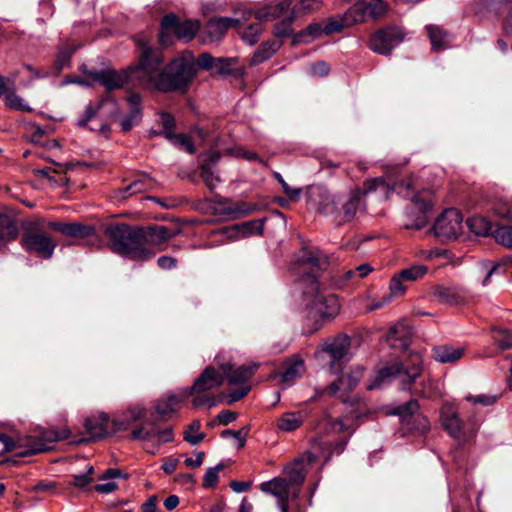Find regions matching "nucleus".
<instances>
[{"label":"nucleus","mask_w":512,"mask_h":512,"mask_svg":"<svg viewBox=\"0 0 512 512\" xmlns=\"http://www.w3.org/2000/svg\"><path fill=\"white\" fill-rule=\"evenodd\" d=\"M163 55L153 48H144L134 69L138 85L162 92H185L196 70L191 53H185L162 68Z\"/></svg>","instance_id":"obj_1"},{"label":"nucleus","mask_w":512,"mask_h":512,"mask_svg":"<svg viewBox=\"0 0 512 512\" xmlns=\"http://www.w3.org/2000/svg\"><path fill=\"white\" fill-rule=\"evenodd\" d=\"M391 188L382 178H374L363 183V189H355L349 195L338 198L328 193H319L320 201L317 210L332 218L337 225H343L351 222L357 215L365 211V204L362 203V197L376 192L379 199L389 198Z\"/></svg>","instance_id":"obj_2"},{"label":"nucleus","mask_w":512,"mask_h":512,"mask_svg":"<svg viewBox=\"0 0 512 512\" xmlns=\"http://www.w3.org/2000/svg\"><path fill=\"white\" fill-rule=\"evenodd\" d=\"M316 455L307 451L291 464L285 467L284 473L287 479L275 477L270 481L261 483L262 492L271 494L277 498L278 507L281 512H289V500H294L300 493L301 485L306 476L307 465L314 462Z\"/></svg>","instance_id":"obj_3"},{"label":"nucleus","mask_w":512,"mask_h":512,"mask_svg":"<svg viewBox=\"0 0 512 512\" xmlns=\"http://www.w3.org/2000/svg\"><path fill=\"white\" fill-rule=\"evenodd\" d=\"M70 436L71 431L68 428L61 430L51 428L42 431L38 436H21L16 440L4 433H0V442L3 444V450L0 451V455H4L16 449L20 450L16 454L19 457L42 453L49 450L52 443L69 439Z\"/></svg>","instance_id":"obj_4"},{"label":"nucleus","mask_w":512,"mask_h":512,"mask_svg":"<svg viewBox=\"0 0 512 512\" xmlns=\"http://www.w3.org/2000/svg\"><path fill=\"white\" fill-rule=\"evenodd\" d=\"M111 250L133 260H147L152 257L141 241V233L126 224H114L105 229Z\"/></svg>","instance_id":"obj_5"},{"label":"nucleus","mask_w":512,"mask_h":512,"mask_svg":"<svg viewBox=\"0 0 512 512\" xmlns=\"http://www.w3.org/2000/svg\"><path fill=\"white\" fill-rule=\"evenodd\" d=\"M229 370H231L230 362H218L217 367H206L203 370V372L199 375V377L195 380L193 386L191 388L184 389V397L194 395L192 403L195 407H201L207 404H214L213 397L205 393L221 386L225 381V374H227Z\"/></svg>","instance_id":"obj_6"},{"label":"nucleus","mask_w":512,"mask_h":512,"mask_svg":"<svg viewBox=\"0 0 512 512\" xmlns=\"http://www.w3.org/2000/svg\"><path fill=\"white\" fill-rule=\"evenodd\" d=\"M307 288L304 290V297L310 305V314L318 316L322 321L335 318L340 312V302L335 294L320 290L319 283L314 276H308Z\"/></svg>","instance_id":"obj_7"},{"label":"nucleus","mask_w":512,"mask_h":512,"mask_svg":"<svg viewBox=\"0 0 512 512\" xmlns=\"http://www.w3.org/2000/svg\"><path fill=\"white\" fill-rule=\"evenodd\" d=\"M421 372V359L418 355H414L411 357L410 366H403V364L395 362L382 368L368 384L367 389L379 388L393 379H399L402 389L408 390L410 385L421 375Z\"/></svg>","instance_id":"obj_8"},{"label":"nucleus","mask_w":512,"mask_h":512,"mask_svg":"<svg viewBox=\"0 0 512 512\" xmlns=\"http://www.w3.org/2000/svg\"><path fill=\"white\" fill-rule=\"evenodd\" d=\"M350 346V338L339 334L323 341L315 351V358L327 364L333 373H339L349 360Z\"/></svg>","instance_id":"obj_9"},{"label":"nucleus","mask_w":512,"mask_h":512,"mask_svg":"<svg viewBox=\"0 0 512 512\" xmlns=\"http://www.w3.org/2000/svg\"><path fill=\"white\" fill-rule=\"evenodd\" d=\"M21 245L25 251L49 259L57 247V241L37 225H31L24 231L21 237Z\"/></svg>","instance_id":"obj_10"},{"label":"nucleus","mask_w":512,"mask_h":512,"mask_svg":"<svg viewBox=\"0 0 512 512\" xmlns=\"http://www.w3.org/2000/svg\"><path fill=\"white\" fill-rule=\"evenodd\" d=\"M358 416H359L358 413H356L355 411H351V412L347 413L346 415L339 417L330 423L329 429L332 433H335V434L343 433L346 435L343 439L337 440L333 444V447H332V443H330V442H318V441L314 442L313 447L315 449L316 448L321 449V445H324L325 446L324 449L331 450L328 453L327 458L330 456L331 453L340 454L345 449V446L347 444V440H348L349 436L356 429L355 420H356V418H358Z\"/></svg>","instance_id":"obj_11"},{"label":"nucleus","mask_w":512,"mask_h":512,"mask_svg":"<svg viewBox=\"0 0 512 512\" xmlns=\"http://www.w3.org/2000/svg\"><path fill=\"white\" fill-rule=\"evenodd\" d=\"M131 438L146 442L150 446L146 447L147 451L155 454L162 444L173 441L174 435L170 427L160 429L153 423H145L132 431Z\"/></svg>","instance_id":"obj_12"},{"label":"nucleus","mask_w":512,"mask_h":512,"mask_svg":"<svg viewBox=\"0 0 512 512\" xmlns=\"http://www.w3.org/2000/svg\"><path fill=\"white\" fill-rule=\"evenodd\" d=\"M135 68L136 65L121 71L111 69L90 71L88 76L93 81L101 83L106 90L111 91L122 88L128 82H136L138 84L137 79L134 77Z\"/></svg>","instance_id":"obj_13"},{"label":"nucleus","mask_w":512,"mask_h":512,"mask_svg":"<svg viewBox=\"0 0 512 512\" xmlns=\"http://www.w3.org/2000/svg\"><path fill=\"white\" fill-rule=\"evenodd\" d=\"M462 215L456 209L443 212L433 225L434 234L444 239H456L462 231Z\"/></svg>","instance_id":"obj_14"},{"label":"nucleus","mask_w":512,"mask_h":512,"mask_svg":"<svg viewBox=\"0 0 512 512\" xmlns=\"http://www.w3.org/2000/svg\"><path fill=\"white\" fill-rule=\"evenodd\" d=\"M403 40L402 32L396 27H387L380 29L371 35L369 48L382 55L389 54Z\"/></svg>","instance_id":"obj_15"},{"label":"nucleus","mask_w":512,"mask_h":512,"mask_svg":"<svg viewBox=\"0 0 512 512\" xmlns=\"http://www.w3.org/2000/svg\"><path fill=\"white\" fill-rule=\"evenodd\" d=\"M200 28L196 20L179 22L174 14L166 15L161 21V39L165 34L174 33L177 38L186 41L191 40Z\"/></svg>","instance_id":"obj_16"},{"label":"nucleus","mask_w":512,"mask_h":512,"mask_svg":"<svg viewBox=\"0 0 512 512\" xmlns=\"http://www.w3.org/2000/svg\"><path fill=\"white\" fill-rule=\"evenodd\" d=\"M363 376L362 368H356L349 373L342 375L337 381H334L324 389V393L329 396H338L343 402H346L345 394L357 386Z\"/></svg>","instance_id":"obj_17"},{"label":"nucleus","mask_w":512,"mask_h":512,"mask_svg":"<svg viewBox=\"0 0 512 512\" xmlns=\"http://www.w3.org/2000/svg\"><path fill=\"white\" fill-rule=\"evenodd\" d=\"M429 294L436 301L448 305L461 304L465 301L466 297V293L461 287L444 284L433 285L429 290Z\"/></svg>","instance_id":"obj_18"},{"label":"nucleus","mask_w":512,"mask_h":512,"mask_svg":"<svg viewBox=\"0 0 512 512\" xmlns=\"http://www.w3.org/2000/svg\"><path fill=\"white\" fill-rule=\"evenodd\" d=\"M85 429L89 435V439L104 438L117 432L113 430V420L110 421L108 415L105 413L87 418L85 421Z\"/></svg>","instance_id":"obj_19"},{"label":"nucleus","mask_w":512,"mask_h":512,"mask_svg":"<svg viewBox=\"0 0 512 512\" xmlns=\"http://www.w3.org/2000/svg\"><path fill=\"white\" fill-rule=\"evenodd\" d=\"M411 201L413 208L415 210H418L420 214L418 215L414 223L406 224V227L413 229H421L427 224L429 220L428 212L433 205L432 198L427 191H423L421 193L412 195Z\"/></svg>","instance_id":"obj_20"},{"label":"nucleus","mask_w":512,"mask_h":512,"mask_svg":"<svg viewBox=\"0 0 512 512\" xmlns=\"http://www.w3.org/2000/svg\"><path fill=\"white\" fill-rule=\"evenodd\" d=\"M330 264V256L318 248H305L299 257V265L310 270H325Z\"/></svg>","instance_id":"obj_21"},{"label":"nucleus","mask_w":512,"mask_h":512,"mask_svg":"<svg viewBox=\"0 0 512 512\" xmlns=\"http://www.w3.org/2000/svg\"><path fill=\"white\" fill-rule=\"evenodd\" d=\"M48 227L52 230L58 231L61 234L76 238L84 239L93 237L95 230L92 226L83 225L81 223H65V222H49Z\"/></svg>","instance_id":"obj_22"},{"label":"nucleus","mask_w":512,"mask_h":512,"mask_svg":"<svg viewBox=\"0 0 512 512\" xmlns=\"http://www.w3.org/2000/svg\"><path fill=\"white\" fill-rule=\"evenodd\" d=\"M155 186L156 183L150 176H148L147 174H142L139 175L137 179L132 181L126 187L115 191L114 197L119 200H125L134 194L151 191L154 189Z\"/></svg>","instance_id":"obj_23"},{"label":"nucleus","mask_w":512,"mask_h":512,"mask_svg":"<svg viewBox=\"0 0 512 512\" xmlns=\"http://www.w3.org/2000/svg\"><path fill=\"white\" fill-rule=\"evenodd\" d=\"M141 233V241L148 245L159 246L178 234V230L169 229L164 225L148 227Z\"/></svg>","instance_id":"obj_24"},{"label":"nucleus","mask_w":512,"mask_h":512,"mask_svg":"<svg viewBox=\"0 0 512 512\" xmlns=\"http://www.w3.org/2000/svg\"><path fill=\"white\" fill-rule=\"evenodd\" d=\"M127 102L129 105V113L128 115L121 121L120 126L122 131L128 132L134 126L138 125L142 118L141 112V97L137 93H133L127 98Z\"/></svg>","instance_id":"obj_25"},{"label":"nucleus","mask_w":512,"mask_h":512,"mask_svg":"<svg viewBox=\"0 0 512 512\" xmlns=\"http://www.w3.org/2000/svg\"><path fill=\"white\" fill-rule=\"evenodd\" d=\"M239 22V19L229 17L211 18L207 22L205 30L212 41L218 40L226 33L230 27L238 25Z\"/></svg>","instance_id":"obj_26"},{"label":"nucleus","mask_w":512,"mask_h":512,"mask_svg":"<svg viewBox=\"0 0 512 512\" xmlns=\"http://www.w3.org/2000/svg\"><path fill=\"white\" fill-rule=\"evenodd\" d=\"M411 334V328L400 322L390 328L387 335V341L393 348L406 349L408 347Z\"/></svg>","instance_id":"obj_27"},{"label":"nucleus","mask_w":512,"mask_h":512,"mask_svg":"<svg viewBox=\"0 0 512 512\" xmlns=\"http://www.w3.org/2000/svg\"><path fill=\"white\" fill-rule=\"evenodd\" d=\"M292 0H281L275 5H268L259 9L255 16L261 21H272L280 17L286 16L292 9Z\"/></svg>","instance_id":"obj_28"},{"label":"nucleus","mask_w":512,"mask_h":512,"mask_svg":"<svg viewBox=\"0 0 512 512\" xmlns=\"http://www.w3.org/2000/svg\"><path fill=\"white\" fill-rule=\"evenodd\" d=\"M433 358L439 363H454L465 353L464 346L440 345L433 348Z\"/></svg>","instance_id":"obj_29"},{"label":"nucleus","mask_w":512,"mask_h":512,"mask_svg":"<svg viewBox=\"0 0 512 512\" xmlns=\"http://www.w3.org/2000/svg\"><path fill=\"white\" fill-rule=\"evenodd\" d=\"M185 390H182L179 395H169L166 398L160 399L155 405V412L160 417L164 418L176 412L180 404L186 399L184 397Z\"/></svg>","instance_id":"obj_30"},{"label":"nucleus","mask_w":512,"mask_h":512,"mask_svg":"<svg viewBox=\"0 0 512 512\" xmlns=\"http://www.w3.org/2000/svg\"><path fill=\"white\" fill-rule=\"evenodd\" d=\"M305 372L304 360L298 355L292 356L285 363L284 371L281 373V381L289 383L301 377Z\"/></svg>","instance_id":"obj_31"},{"label":"nucleus","mask_w":512,"mask_h":512,"mask_svg":"<svg viewBox=\"0 0 512 512\" xmlns=\"http://www.w3.org/2000/svg\"><path fill=\"white\" fill-rule=\"evenodd\" d=\"M302 411L285 412L277 419V428L282 432H292L298 429L305 420Z\"/></svg>","instance_id":"obj_32"},{"label":"nucleus","mask_w":512,"mask_h":512,"mask_svg":"<svg viewBox=\"0 0 512 512\" xmlns=\"http://www.w3.org/2000/svg\"><path fill=\"white\" fill-rule=\"evenodd\" d=\"M145 416V409L141 406L130 407L122 417L113 419V430L123 431L126 430L130 424L142 419Z\"/></svg>","instance_id":"obj_33"},{"label":"nucleus","mask_w":512,"mask_h":512,"mask_svg":"<svg viewBox=\"0 0 512 512\" xmlns=\"http://www.w3.org/2000/svg\"><path fill=\"white\" fill-rule=\"evenodd\" d=\"M258 368V363L242 365L236 369H233V365L231 364V370L225 374V380H227L229 384L246 382L251 378V376L256 372Z\"/></svg>","instance_id":"obj_34"},{"label":"nucleus","mask_w":512,"mask_h":512,"mask_svg":"<svg viewBox=\"0 0 512 512\" xmlns=\"http://www.w3.org/2000/svg\"><path fill=\"white\" fill-rule=\"evenodd\" d=\"M17 236L18 228L14 219L6 213H0V247L16 239Z\"/></svg>","instance_id":"obj_35"},{"label":"nucleus","mask_w":512,"mask_h":512,"mask_svg":"<svg viewBox=\"0 0 512 512\" xmlns=\"http://www.w3.org/2000/svg\"><path fill=\"white\" fill-rule=\"evenodd\" d=\"M281 46V42L276 40L263 42L254 52L250 62L252 65L260 64L275 54Z\"/></svg>","instance_id":"obj_36"},{"label":"nucleus","mask_w":512,"mask_h":512,"mask_svg":"<svg viewBox=\"0 0 512 512\" xmlns=\"http://www.w3.org/2000/svg\"><path fill=\"white\" fill-rule=\"evenodd\" d=\"M432 49L437 51L444 49L448 46L450 42V36L447 32H445L442 28L434 25H429L426 27Z\"/></svg>","instance_id":"obj_37"},{"label":"nucleus","mask_w":512,"mask_h":512,"mask_svg":"<svg viewBox=\"0 0 512 512\" xmlns=\"http://www.w3.org/2000/svg\"><path fill=\"white\" fill-rule=\"evenodd\" d=\"M324 34V29L320 23H312L303 31L297 33L293 37V43L310 42Z\"/></svg>","instance_id":"obj_38"},{"label":"nucleus","mask_w":512,"mask_h":512,"mask_svg":"<svg viewBox=\"0 0 512 512\" xmlns=\"http://www.w3.org/2000/svg\"><path fill=\"white\" fill-rule=\"evenodd\" d=\"M343 17L346 21V25L349 27L362 23L365 21L367 14L365 12L362 2L355 3L352 5L344 14Z\"/></svg>","instance_id":"obj_39"},{"label":"nucleus","mask_w":512,"mask_h":512,"mask_svg":"<svg viewBox=\"0 0 512 512\" xmlns=\"http://www.w3.org/2000/svg\"><path fill=\"white\" fill-rule=\"evenodd\" d=\"M236 226L242 239L254 234H262L264 220H251L242 224H236Z\"/></svg>","instance_id":"obj_40"},{"label":"nucleus","mask_w":512,"mask_h":512,"mask_svg":"<svg viewBox=\"0 0 512 512\" xmlns=\"http://www.w3.org/2000/svg\"><path fill=\"white\" fill-rule=\"evenodd\" d=\"M362 3L367 16L372 19L382 17L387 11V3L384 0H370Z\"/></svg>","instance_id":"obj_41"},{"label":"nucleus","mask_w":512,"mask_h":512,"mask_svg":"<svg viewBox=\"0 0 512 512\" xmlns=\"http://www.w3.org/2000/svg\"><path fill=\"white\" fill-rule=\"evenodd\" d=\"M4 102L7 108L17 111L30 112L32 109L25 104L24 100L15 93L14 90H10L4 97Z\"/></svg>","instance_id":"obj_42"},{"label":"nucleus","mask_w":512,"mask_h":512,"mask_svg":"<svg viewBox=\"0 0 512 512\" xmlns=\"http://www.w3.org/2000/svg\"><path fill=\"white\" fill-rule=\"evenodd\" d=\"M295 17V11L292 9L281 22L275 25L274 35L278 38L290 36L292 34L291 24Z\"/></svg>","instance_id":"obj_43"},{"label":"nucleus","mask_w":512,"mask_h":512,"mask_svg":"<svg viewBox=\"0 0 512 512\" xmlns=\"http://www.w3.org/2000/svg\"><path fill=\"white\" fill-rule=\"evenodd\" d=\"M427 271L428 268L425 265H413L411 267L402 269L399 274L404 280L414 282L423 278Z\"/></svg>","instance_id":"obj_44"},{"label":"nucleus","mask_w":512,"mask_h":512,"mask_svg":"<svg viewBox=\"0 0 512 512\" xmlns=\"http://www.w3.org/2000/svg\"><path fill=\"white\" fill-rule=\"evenodd\" d=\"M201 423L199 420H194L184 432V439L191 445H197L205 438L204 433H199Z\"/></svg>","instance_id":"obj_45"},{"label":"nucleus","mask_w":512,"mask_h":512,"mask_svg":"<svg viewBox=\"0 0 512 512\" xmlns=\"http://www.w3.org/2000/svg\"><path fill=\"white\" fill-rule=\"evenodd\" d=\"M470 230L478 236H485L491 233L490 223L481 217H474L467 221Z\"/></svg>","instance_id":"obj_46"},{"label":"nucleus","mask_w":512,"mask_h":512,"mask_svg":"<svg viewBox=\"0 0 512 512\" xmlns=\"http://www.w3.org/2000/svg\"><path fill=\"white\" fill-rule=\"evenodd\" d=\"M495 241L509 249H512V226H501L492 232Z\"/></svg>","instance_id":"obj_47"},{"label":"nucleus","mask_w":512,"mask_h":512,"mask_svg":"<svg viewBox=\"0 0 512 512\" xmlns=\"http://www.w3.org/2000/svg\"><path fill=\"white\" fill-rule=\"evenodd\" d=\"M167 138L176 146L190 154L195 152V147L191 141V138L185 134H173L168 133Z\"/></svg>","instance_id":"obj_48"},{"label":"nucleus","mask_w":512,"mask_h":512,"mask_svg":"<svg viewBox=\"0 0 512 512\" xmlns=\"http://www.w3.org/2000/svg\"><path fill=\"white\" fill-rule=\"evenodd\" d=\"M200 176L206 186L213 191L219 183V177L214 174L212 167L208 163H203L200 167Z\"/></svg>","instance_id":"obj_49"},{"label":"nucleus","mask_w":512,"mask_h":512,"mask_svg":"<svg viewBox=\"0 0 512 512\" xmlns=\"http://www.w3.org/2000/svg\"><path fill=\"white\" fill-rule=\"evenodd\" d=\"M345 28H348V26L346 25V21L343 15L329 18L325 26H323L325 35L339 33L343 31Z\"/></svg>","instance_id":"obj_50"},{"label":"nucleus","mask_w":512,"mask_h":512,"mask_svg":"<svg viewBox=\"0 0 512 512\" xmlns=\"http://www.w3.org/2000/svg\"><path fill=\"white\" fill-rule=\"evenodd\" d=\"M442 425L448 431V433L456 438L460 434L461 425L460 420L455 414L451 415H443L442 416Z\"/></svg>","instance_id":"obj_51"},{"label":"nucleus","mask_w":512,"mask_h":512,"mask_svg":"<svg viewBox=\"0 0 512 512\" xmlns=\"http://www.w3.org/2000/svg\"><path fill=\"white\" fill-rule=\"evenodd\" d=\"M406 280H404L399 273L395 274L389 284V295L391 299L394 297H400L404 295L407 290V286L405 285Z\"/></svg>","instance_id":"obj_52"},{"label":"nucleus","mask_w":512,"mask_h":512,"mask_svg":"<svg viewBox=\"0 0 512 512\" xmlns=\"http://www.w3.org/2000/svg\"><path fill=\"white\" fill-rule=\"evenodd\" d=\"M495 344L501 350H507L512 348V332L508 330H495L493 334Z\"/></svg>","instance_id":"obj_53"},{"label":"nucleus","mask_w":512,"mask_h":512,"mask_svg":"<svg viewBox=\"0 0 512 512\" xmlns=\"http://www.w3.org/2000/svg\"><path fill=\"white\" fill-rule=\"evenodd\" d=\"M261 32L262 25L260 23L252 24L243 30L242 39L249 45H254L258 41Z\"/></svg>","instance_id":"obj_54"},{"label":"nucleus","mask_w":512,"mask_h":512,"mask_svg":"<svg viewBox=\"0 0 512 512\" xmlns=\"http://www.w3.org/2000/svg\"><path fill=\"white\" fill-rule=\"evenodd\" d=\"M74 51V48L65 47L58 52L55 60V68L57 71L62 70L65 66L69 64L70 57L74 53Z\"/></svg>","instance_id":"obj_55"},{"label":"nucleus","mask_w":512,"mask_h":512,"mask_svg":"<svg viewBox=\"0 0 512 512\" xmlns=\"http://www.w3.org/2000/svg\"><path fill=\"white\" fill-rule=\"evenodd\" d=\"M93 472V466H89L86 473L74 475L73 480L69 484L79 488H83L93 481Z\"/></svg>","instance_id":"obj_56"},{"label":"nucleus","mask_w":512,"mask_h":512,"mask_svg":"<svg viewBox=\"0 0 512 512\" xmlns=\"http://www.w3.org/2000/svg\"><path fill=\"white\" fill-rule=\"evenodd\" d=\"M223 468L222 464L209 468L203 479V486L206 488L214 487L218 482V472Z\"/></svg>","instance_id":"obj_57"},{"label":"nucleus","mask_w":512,"mask_h":512,"mask_svg":"<svg viewBox=\"0 0 512 512\" xmlns=\"http://www.w3.org/2000/svg\"><path fill=\"white\" fill-rule=\"evenodd\" d=\"M253 211L254 207L244 202L234 204L228 208V213L231 214L234 218L249 215Z\"/></svg>","instance_id":"obj_58"},{"label":"nucleus","mask_w":512,"mask_h":512,"mask_svg":"<svg viewBox=\"0 0 512 512\" xmlns=\"http://www.w3.org/2000/svg\"><path fill=\"white\" fill-rule=\"evenodd\" d=\"M232 63V59L229 58H215L213 62V69H211L210 71L218 74H229Z\"/></svg>","instance_id":"obj_59"},{"label":"nucleus","mask_w":512,"mask_h":512,"mask_svg":"<svg viewBox=\"0 0 512 512\" xmlns=\"http://www.w3.org/2000/svg\"><path fill=\"white\" fill-rule=\"evenodd\" d=\"M466 400L473 403V404H480L483 406H491L497 401V397L493 395H486V394H480V395H468L466 397Z\"/></svg>","instance_id":"obj_60"},{"label":"nucleus","mask_w":512,"mask_h":512,"mask_svg":"<svg viewBox=\"0 0 512 512\" xmlns=\"http://www.w3.org/2000/svg\"><path fill=\"white\" fill-rule=\"evenodd\" d=\"M247 433H248V430L246 428H243L238 431H233V430L228 429V430L222 431L221 435L223 438L232 437V439H235L238 442L239 447H243L245 445Z\"/></svg>","instance_id":"obj_61"},{"label":"nucleus","mask_w":512,"mask_h":512,"mask_svg":"<svg viewBox=\"0 0 512 512\" xmlns=\"http://www.w3.org/2000/svg\"><path fill=\"white\" fill-rule=\"evenodd\" d=\"M372 270H373V268L369 264H361V265L357 266L355 269L348 270L346 272V277L348 279H352V278H355V277L364 278Z\"/></svg>","instance_id":"obj_62"},{"label":"nucleus","mask_w":512,"mask_h":512,"mask_svg":"<svg viewBox=\"0 0 512 512\" xmlns=\"http://www.w3.org/2000/svg\"><path fill=\"white\" fill-rule=\"evenodd\" d=\"M109 100H103L101 101L96 108H93L92 106H88L85 112V116L79 121V124L81 126H85L89 121H91L98 111L105 105L109 104Z\"/></svg>","instance_id":"obj_63"},{"label":"nucleus","mask_w":512,"mask_h":512,"mask_svg":"<svg viewBox=\"0 0 512 512\" xmlns=\"http://www.w3.org/2000/svg\"><path fill=\"white\" fill-rule=\"evenodd\" d=\"M419 408L418 402L413 400L409 401L405 405H402L397 408L396 413L402 418H406L409 415L415 413Z\"/></svg>","instance_id":"obj_64"}]
</instances>
